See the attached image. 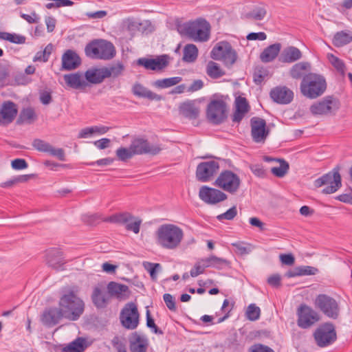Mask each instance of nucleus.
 <instances>
[{
  "label": "nucleus",
  "instance_id": "nucleus-15",
  "mask_svg": "<svg viewBox=\"0 0 352 352\" xmlns=\"http://www.w3.org/2000/svg\"><path fill=\"white\" fill-rule=\"evenodd\" d=\"M297 324L302 329H308L319 321V314L311 307L302 304L297 309Z\"/></svg>",
  "mask_w": 352,
  "mask_h": 352
},
{
  "label": "nucleus",
  "instance_id": "nucleus-2",
  "mask_svg": "<svg viewBox=\"0 0 352 352\" xmlns=\"http://www.w3.org/2000/svg\"><path fill=\"white\" fill-rule=\"evenodd\" d=\"M58 305L63 312L65 318L77 320L85 310L83 300L78 296L74 290H67L60 298Z\"/></svg>",
  "mask_w": 352,
  "mask_h": 352
},
{
  "label": "nucleus",
  "instance_id": "nucleus-52",
  "mask_svg": "<svg viewBox=\"0 0 352 352\" xmlns=\"http://www.w3.org/2000/svg\"><path fill=\"white\" fill-rule=\"evenodd\" d=\"M267 76V72L263 67L256 68L253 74L254 82L258 85L261 84L265 76Z\"/></svg>",
  "mask_w": 352,
  "mask_h": 352
},
{
  "label": "nucleus",
  "instance_id": "nucleus-16",
  "mask_svg": "<svg viewBox=\"0 0 352 352\" xmlns=\"http://www.w3.org/2000/svg\"><path fill=\"white\" fill-rule=\"evenodd\" d=\"M219 169V164L217 161L210 160L201 162L196 170L197 179L201 182L210 181Z\"/></svg>",
  "mask_w": 352,
  "mask_h": 352
},
{
  "label": "nucleus",
  "instance_id": "nucleus-53",
  "mask_svg": "<svg viewBox=\"0 0 352 352\" xmlns=\"http://www.w3.org/2000/svg\"><path fill=\"white\" fill-rule=\"evenodd\" d=\"M111 344L117 352H127L125 343L118 336L112 339Z\"/></svg>",
  "mask_w": 352,
  "mask_h": 352
},
{
  "label": "nucleus",
  "instance_id": "nucleus-8",
  "mask_svg": "<svg viewBox=\"0 0 352 352\" xmlns=\"http://www.w3.org/2000/svg\"><path fill=\"white\" fill-rule=\"evenodd\" d=\"M239 176L230 170L221 172L214 184L219 188L232 195L238 192L241 186Z\"/></svg>",
  "mask_w": 352,
  "mask_h": 352
},
{
  "label": "nucleus",
  "instance_id": "nucleus-21",
  "mask_svg": "<svg viewBox=\"0 0 352 352\" xmlns=\"http://www.w3.org/2000/svg\"><path fill=\"white\" fill-rule=\"evenodd\" d=\"M18 113L16 104L12 101L4 102L0 108V125L7 126L13 122Z\"/></svg>",
  "mask_w": 352,
  "mask_h": 352
},
{
  "label": "nucleus",
  "instance_id": "nucleus-38",
  "mask_svg": "<svg viewBox=\"0 0 352 352\" xmlns=\"http://www.w3.org/2000/svg\"><path fill=\"white\" fill-rule=\"evenodd\" d=\"M352 41V35L343 31L337 32L333 38V44L336 47H342Z\"/></svg>",
  "mask_w": 352,
  "mask_h": 352
},
{
  "label": "nucleus",
  "instance_id": "nucleus-18",
  "mask_svg": "<svg viewBox=\"0 0 352 352\" xmlns=\"http://www.w3.org/2000/svg\"><path fill=\"white\" fill-rule=\"evenodd\" d=\"M251 135L255 142H264L269 134L266 128V122L258 117H253L250 120Z\"/></svg>",
  "mask_w": 352,
  "mask_h": 352
},
{
  "label": "nucleus",
  "instance_id": "nucleus-1",
  "mask_svg": "<svg viewBox=\"0 0 352 352\" xmlns=\"http://www.w3.org/2000/svg\"><path fill=\"white\" fill-rule=\"evenodd\" d=\"M184 238V232L179 226L166 223L160 226L155 232L156 243L162 248L175 250Z\"/></svg>",
  "mask_w": 352,
  "mask_h": 352
},
{
  "label": "nucleus",
  "instance_id": "nucleus-31",
  "mask_svg": "<svg viewBox=\"0 0 352 352\" xmlns=\"http://www.w3.org/2000/svg\"><path fill=\"white\" fill-rule=\"evenodd\" d=\"M311 64L308 62H300L294 65L290 70L289 75L294 79H300L303 78L308 72L311 70Z\"/></svg>",
  "mask_w": 352,
  "mask_h": 352
},
{
  "label": "nucleus",
  "instance_id": "nucleus-61",
  "mask_svg": "<svg viewBox=\"0 0 352 352\" xmlns=\"http://www.w3.org/2000/svg\"><path fill=\"white\" fill-rule=\"evenodd\" d=\"M7 41L16 44H22L25 42V38L23 36L8 33Z\"/></svg>",
  "mask_w": 352,
  "mask_h": 352
},
{
  "label": "nucleus",
  "instance_id": "nucleus-42",
  "mask_svg": "<svg viewBox=\"0 0 352 352\" xmlns=\"http://www.w3.org/2000/svg\"><path fill=\"white\" fill-rule=\"evenodd\" d=\"M104 74L105 78H116L119 76L124 70V66L121 63H116L111 65L110 67H104Z\"/></svg>",
  "mask_w": 352,
  "mask_h": 352
},
{
  "label": "nucleus",
  "instance_id": "nucleus-51",
  "mask_svg": "<svg viewBox=\"0 0 352 352\" xmlns=\"http://www.w3.org/2000/svg\"><path fill=\"white\" fill-rule=\"evenodd\" d=\"M146 326L151 329L153 332L155 334L158 335H162L163 331L157 327V326L155 324L154 320L151 316L150 312L148 310L146 311Z\"/></svg>",
  "mask_w": 352,
  "mask_h": 352
},
{
  "label": "nucleus",
  "instance_id": "nucleus-62",
  "mask_svg": "<svg viewBox=\"0 0 352 352\" xmlns=\"http://www.w3.org/2000/svg\"><path fill=\"white\" fill-rule=\"evenodd\" d=\"M12 167L15 170H23L28 166L24 159H15L12 161Z\"/></svg>",
  "mask_w": 352,
  "mask_h": 352
},
{
  "label": "nucleus",
  "instance_id": "nucleus-3",
  "mask_svg": "<svg viewBox=\"0 0 352 352\" xmlns=\"http://www.w3.org/2000/svg\"><path fill=\"white\" fill-rule=\"evenodd\" d=\"M327 89V82L320 74L309 72L303 76L300 90L301 94L309 99H316L322 96Z\"/></svg>",
  "mask_w": 352,
  "mask_h": 352
},
{
  "label": "nucleus",
  "instance_id": "nucleus-7",
  "mask_svg": "<svg viewBox=\"0 0 352 352\" xmlns=\"http://www.w3.org/2000/svg\"><path fill=\"white\" fill-rule=\"evenodd\" d=\"M339 171V167L334 168L331 171L316 179L314 183V186L320 188L326 186L322 191L324 194L336 192L342 186L341 176Z\"/></svg>",
  "mask_w": 352,
  "mask_h": 352
},
{
  "label": "nucleus",
  "instance_id": "nucleus-57",
  "mask_svg": "<svg viewBox=\"0 0 352 352\" xmlns=\"http://www.w3.org/2000/svg\"><path fill=\"white\" fill-rule=\"evenodd\" d=\"M235 103L236 110H241L242 111H244L245 113L248 111L249 105L247 102V100L245 98L241 96L236 98Z\"/></svg>",
  "mask_w": 352,
  "mask_h": 352
},
{
  "label": "nucleus",
  "instance_id": "nucleus-4",
  "mask_svg": "<svg viewBox=\"0 0 352 352\" xmlns=\"http://www.w3.org/2000/svg\"><path fill=\"white\" fill-rule=\"evenodd\" d=\"M186 36L196 42H206L210 38V25L204 19L186 23L183 25Z\"/></svg>",
  "mask_w": 352,
  "mask_h": 352
},
{
  "label": "nucleus",
  "instance_id": "nucleus-36",
  "mask_svg": "<svg viewBox=\"0 0 352 352\" xmlns=\"http://www.w3.org/2000/svg\"><path fill=\"white\" fill-rule=\"evenodd\" d=\"M37 119V115L32 107L23 109L19 114L17 124H32Z\"/></svg>",
  "mask_w": 352,
  "mask_h": 352
},
{
  "label": "nucleus",
  "instance_id": "nucleus-5",
  "mask_svg": "<svg viewBox=\"0 0 352 352\" xmlns=\"http://www.w3.org/2000/svg\"><path fill=\"white\" fill-rule=\"evenodd\" d=\"M85 54L93 59L110 60L116 55V50L111 42L99 39L87 45Z\"/></svg>",
  "mask_w": 352,
  "mask_h": 352
},
{
  "label": "nucleus",
  "instance_id": "nucleus-23",
  "mask_svg": "<svg viewBox=\"0 0 352 352\" xmlns=\"http://www.w3.org/2000/svg\"><path fill=\"white\" fill-rule=\"evenodd\" d=\"M270 94L275 102L281 104H289L294 98V92L285 86H278L273 88Z\"/></svg>",
  "mask_w": 352,
  "mask_h": 352
},
{
  "label": "nucleus",
  "instance_id": "nucleus-46",
  "mask_svg": "<svg viewBox=\"0 0 352 352\" xmlns=\"http://www.w3.org/2000/svg\"><path fill=\"white\" fill-rule=\"evenodd\" d=\"M212 267H214L218 270H222L227 267H230V261L216 256H211Z\"/></svg>",
  "mask_w": 352,
  "mask_h": 352
},
{
  "label": "nucleus",
  "instance_id": "nucleus-49",
  "mask_svg": "<svg viewBox=\"0 0 352 352\" xmlns=\"http://www.w3.org/2000/svg\"><path fill=\"white\" fill-rule=\"evenodd\" d=\"M237 214V209L236 206H234L230 209H228L226 212L219 214L217 217V219L219 221H223V219L226 220H232Z\"/></svg>",
  "mask_w": 352,
  "mask_h": 352
},
{
  "label": "nucleus",
  "instance_id": "nucleus-32",
  "mask_svg": "<svg viewBox=\"0 0 352 352\" xmlns=\"http://www.w3.org/2000/svg\"><path fill=\"white\" fill-rule=\"evenodd\" d=\"M107 290L109 295L119 299L128 296L126 294L129 293V287L125 285L111 281L107 285Z\"/></svg>",
  "mask_w": 352,
  "mask_h": 352
},
{
  "label": "nucleus",
  "instance_id": "nucleus-63",
  "mask_svg": "<svg viewBox=\"0 0 352 352\" xmlns=\"http://www.w3.org/2000/svg\"><path fill=\"white\" fill-rule=\"evenodd\" d=\"M318 269L311 266H300V276L305 275H315L318 272Z\"/></svg>",
  "mask_w": 352,
  "mask_h": 352
},
{
  "label": "nucleus",
  "instance_id": "nucleus-50",
  "mask_svg": "<svg viewBox=\"0 0 352 352\" xmlns=\"http://www.w3.org/2000/svg\"><path fill=\"white\" fill-rule=\"evenodd\" d=\"M267 14L266 9L263 7H258L249 13V16L254 20H263Z\"/></svg>",
  "mask_w": 352,
  "mask_h": 352
},
{
  "label": "nucleus",
  "instance_id": "nucleus-48",
  "mask_svg": "<svg viewBox=\"0 0 352 352\" xmlns=\"http://www.w3.org/2000/svg\"><path fill=\"white\" fill-rule=\"evenodd\" d=\"M32 146L40 152L47 153L51 144L41 139H35L32 142Z\"/></svg>",
  "mask_w": 352,
  "mask_h": 352
},
{
  "label": "nucleus",
  "instance_id": "nucleus-10",
  "mask_svg": "<svg viewBox=\"0 0 352 352\" xmlns=\"http://www.w3.org/2000/svg\"><path fill=\"white\" fill-rule=\"evenodd\" d=\"M120 322L122 326L129 330L135 329L140 323V314L134 302H128L120 313Z\"/></svg>",
  "mask_w": 352,
  "mask_h": 352
},
{
  "label": "nucleus",
  "instance_id": "nucleus-43",
  "mask_svg": "<svg viewBox=\"0 0 352 352\" xmlns=\"http://www.w3.org/2000/svg\"><path fill=\"white\" fill-rule=\"evenodd\" d=\"M206 73L212 78H218L224 74L219 65L213 61L208 62L206 67Z\"/></svg>",
  "mask_w": 352,
  "mask_h": 352
},
{
  "label": "nucleus",
  "instance_id": "nucleus-41",
  "mask_svg": "<svg viewBox=\"0 0 352 352\" xmlns=\"http://www.w3.org/2000/svg\"><path fill=\"white\" fill-rule=\"evenodd\" d=\"M85 349V340L82 338H78L68 346L64 347L62 352H83Z\"/></svg>",
  "mask_w": 352,
  "mask_h": 352
},
{
  "label": "nucleus",
  "instance_id": "nucleus-25",
  "mask_svg": "<svg viewBox=\"0 0 352 352\" xmlns=\"http://www.w3.org/2000/svg\"><path fill=\"white\" fill-rule=\"evenodd\" d=\"M81 63V59L77 53L67 50L62 56V69L70 71L76 69Z\"/></svg>",
  "mask_w": 352,
  "mask_h": 352
},
{
  "label": "nucleus",
  "instance_id": "nucleus-35",
  "mask_svg": "<svg viewBox=\"0 0 352 352\" xmlns=\"http://www.w3.org/2000/svg\"><path fill=\"white\" fill-rule=\"evenodd\" d=\"M179 112L185 118L193 120L199 116V109L192 102H187L179 106Z\"/></svg>",
  "mask_w": 352,
  "mask_h": 352
},
{
  "label": "nucleus",
  "instance_id": "nucleus-26",
  "mask_svg": "<svg viewBox=\"0 0 352 352\" xmlns=\"http://www.w3.org/2000/svg\"><path fill=\"white\" fill-rule=\"evenodd\" d=\"M46 261L50 267L56 270L62 268L66 263L63 252L58 249L48 250L46 254Z\"/></svg>",
  "mask_w": 352,
  "mask_h": 352
},
{
  "label": "nucleus",
  "instance_id": "nucleus-39",
  "mask_svg": "<svg viewBox=\"0 0 352 352\" xmlns=\"http://www.w3.org/2000/svg\"><path fill=\"white\" fill-rule=\"evenodd\" d=\"M279 162L278 166H274L271 168L272 173L277 177H283L289 170V166L285 160L280 159L277 160Z\"/></svg>",
  "mask_w": 352,
  "mask_h": 352
},
{
  "label": "nucleus",
  "instance_id": "nucleus-28",
  "mask_svg": "<svg viewBox=\"0 0 352 352\" xmlns=\"http://www.w3.org/2000/svg\"><path fill=\"white\" fill-rule=\"evenodd\" d=\"M302 56V52L298 48L289 46L283 50L279 60L283 63H292L300 60Z\"/></svg>",
  "mask_w": 352,
  "mask_h": 352
},
{
  "label": "nucleus",
  "instance_id": "nucleus-13",
  "mask_svg": "<svg viewBox=\"0 0 352 352\" xmlns=\"http://www.w3.org/2000/svg\"><path fill=\"white\" fill-rule=\"evenodd\" d=\"M316 344L320 347H326L337 339L335 326L331 322H325L316 329L314 333Z\"/></svg>",
  "mask_w": 352,
  "mask_h": 352
},
{
  "label": "nucleus",
  "instance_id": "nucleus-19",
  "mask_svg": "<svg viewBox=\"0 0 352 352\" xmlns=\"http://www.w3.org/2000/svg\"><path fill=\"white\" fill-rule=\"evenodd\" d=\"M137 64L148 70L161 71L168 65V56L164 54L156 58H140L137 60Z\"/></svg>",
  "mask_w": 352,
  "mask_h": 352
},
{
  "label": "nucleus",
  "instance_id": "nucleus-12",
  "mask_svg": "<svg viewBox=\"0 0 352 352\" xmlns=\"http://www.w3.org/2000/svg\"><path fill=\"white\" fill-rule=\"evenodd\" d=\"M314 304L327 317L336 319L339 316L340 307L333 298L327 294H319L316 298Z\"/></svg>",
  "mask_w": 352,
  "mask_h": 352
},
{
  "label": "nucleus",
  "instance_id": "nucleus-45",
  "mask_svg": "<svg viewBox=\"0 0 352 352\" xmlns=\"http://www.w3.org/2000/svg\"><path fill=\"white\" fill-rule=\"evenodd\" d=\"M245 315L251 321L257 320L260 318L261 309L255 304H250L247 308Z\"/></svg>",
  "mask_w": 352,
  "mask_h": 352
},
{
  "label": "nucleus",
  "instance_id": "nucleus-14",
  "mask_svg": "<svg viewBox=\"0 0 352 352\" xmlns=\"http://www.w3.org/2000/svg\"><path fill=\"white\" fill-rule=\"evenodd\" d=\"M227 105L222 100H213L207 107L206 116L212 124H219L227 118Z\"/></svg>",
  "mask_w": 352,
  "mask_h": 352
},
{
  "label": "nucleus",
  "instance_id": "nucleus-20",
  "mask_svg": "<svg viewBox=\"0 0 352 352\" xmlns=\"http://www.w3.org/2000/svg\"><path fill=\"white\" fill-rule=\"evenodd\" d=\"M130 146L134 155L146 153L156 155L161 151L159 146L151 145L146 140L142 138L135 139Z\"/></svg>",
  "mask_w": 352,
  "mask_h": 352
},
{
  "label": "nucleus",
  "instance_id": "nucleus-56",
  "mask_svg": "<svg viewBox=\"0 0 352 352\" xmlns=\"http://www.w3.org/2000/svg\"><path fill=\"white\" fill-rule=\"evenodd\" d=\"M331 63L333 65V66L339 72L341 73H344L345 70V65L344 62L340 59L339 58L331 55Z\"/></svg>",
  "mask_w": 352,
  "mask_h": 352
},
{
  "label": "nucleus",
  "instance_id": "nucleus-34",
  "mask_svg": "<svg viewBox=\"0 0 352 352\" xmlns=\"http://www.w3.org/2000/svg\"><path fill=\"white\" fill-rule=\"evenodd\" d=\"M104 68H91L85 73L86 81L92 84L101 83L106 78L104 74Z\"/></svg>",
  "mask_w": 352,
  "mask_h": 352
},
{
  "label": "nucleus",
  "instance_id": "nucleus-27",
  "mask_svg": "<svg viewBox=\"0 0 352 352\" xmlns=\"http://www.w3.org/2000/svg\"><path fill=\"white\" fill-rule=\"evenodd\" d=\"M63 78L67 86L72 89H83L88 85L87 82L79 72L65 74Z\"/></svg>",
  "mask_w": 352,
  "mask_h": 352
},
{
  "label": "nucleus",
  "instance_id": "nucleus-9",
  "mask_svg": "<svg viewBox=\"0 0 352 352\" xmlns=\"http://www.w3.org/2000/svg\"><path fill=\"white\" fill-rule=\"evenodd\" d=\"M340 106L338 99L332 96H327L311 104L309 110L314 116H329L335 114Z\"/></svg>",
  "mask_w": 352,
  "mask_h": 352
},
{
  "label": "nucleus",
  "instance_id": "nucleus-64",
  "mask_svg": "<svg viewBox=\"0 0 352 352\" xmlns=\"http://www.w3.org/2000/svg\"><path fill=\"white\" fill-rule=\"evenodd\" d=\"M204 272V268L201 265V262L197 261L194 267L191 269L190 274L192 277H196L199 274H203Z\"/></svg>",
  "mask_w": 352,
  "mask_h": 352
},
{
  "label": "nucleus",
  "instance_id": "nucleus-40",
  "mask_svg": "<svg viewBox=\"0 0 352 352\" xmlns=\"http://www.w3.org/2000/svg\"><path fill=\"white\" fill-rule=\"evenodd\" d=\"M182 78L179 76L160 79L154 82L153 85L157 88L164 89L177 85Z\"/></svg>",
  "mask_w": 352,
  "mask_h": 352
},
{
  "label": "nucleus",
  "instance_id": "nucleus-55",
  "mask_svg": "<svg viewBox=\"0 0 352 352\" xmlns=\"http://www.w3.org/2000/svg\"><path fill=\"white\" fill-rule=\"evenodd\" d=\"M248 352H274V351L268 346L258 343L252 345Z\"/></svg>",
  "mask_w": 352,
  "mask_h": 352
},
{
  "label": "nucleus",
  "instance_id": "nucleus-47",
  "mask_svg": "<svg viewBox=\"0 0 352 352\" xmlns=\"http://www.w3.org/2000/svg\"><path fill=\"white\" fill-rule=\"evenodd\" d=\"M116 155L120 160L126 161V160L131 158L134 155L130 146L128 148L124 147L118 148L116 151Z\"/></svg>",
  "mask_w": 352,
  "mask_h": 352
},
{
  "label": "nucleus",
  "instance_id": "nucleus-54",
  "mask_svg": "<svg viewBox=\"0 0 352 352\" xmlns=\"http://www.w3.org/2000/svg\"><path fill=\"white\" fill-rule=\"evenodd\" d=\"M47 153H49L52 156L57 157L60 161L65 160V151L61 148H56L51 145L50 148L47 151Z\"/></svg>",
  "mask_w": 352,
  "mask_h": 352
},
{
  "label": "nucleus",
  "instance_id": "nucleus-17",
  "mask_svg": "<svg viewBox=\"0 0 352 352\" xmlns=\"http://www.w3.org/2000/svg\"><path fill=\"white\" fill-rule=\"evenodd\" d=\"M199 197L205 203L212 205L217 204L228 199V195L225 192L207 186L201 187Z\"/></svg>",
  "mask_w": 352,
  "mask_h": 352
},
{
  "label": "nucleus",
  "instance_id": "nucleus-60",
  "mask_svg": "<svg viewBox=\"0 0 352 352\" xmlns=\"http://www.w3.org/2000/svg\"><path fill=\"white\" fill-rule=\"evenodd\" d=\"M250 168L256 176L264 177L266 175L265 170L261 164L250 165Z\"/></svg>",
  "mask_w": 352,
  "mask_h": 352
},
{
  "label": "nucleus",
  "instance_id": "nucleus-6",
  "mask_svg": "<svg viewBox=\"0 0 352 352\" xmlns=\"http://www.w3.org/2000/svg\"><path fill=\"white\" fill-rule=\"evenodd\" d=\"M102 221L124 225L126 230L131 231L135 234L140 232V226L142 222L140 218L135 217L128 212L113 214L102 219Z\"/></svg>",
  "mask_w": 352,
  "mask_h": 352
},
{
  "label": "nucleus",
  "instance_id": "nucleus-30",
  "mask_svg": "<svg viewBox=\"0 0 352 352\" xmlns=\"http://www.w3.org/2000/svg\"><path fill=\"white\" fill-rule=\"evenodd\" d=\"M280 49L281 45L279 43L270 45L261 52L260 59L263 63L272 62L277 57Z\"/></svg>",
  "mask_w": 352,
  "mask_h": 352
},
{
  "label": "nucleus",
  "instance_id": "nucleus-44",
  "mask_svg": "<svg viewBox=\"0 0 352 352\" xmlns=\"http://www.w3.org/2000/svg\"><path fill=\"white\" fill-rule=\"evenodd\" d=\"M143 266L144 269L150 274L152 280H155L157 279V273L160 271L162 266L160 263H154L150 262H144Z\"/></svg>",
  "mask_w": 352,
  "mask_h": 352
},
{
  "label": "nucleus",
  "instance_id": "nucleus-24",
  "mask_svg": "<svg viewBox=\"0 0 352 352\" xmlns=\"http://www.w3.org/2000/svg\"><path fill=\"white\" fill-rule=\"evenodd\" d=\"M64 318L63 312L60 307H51L45 309L41 315V322L43 324L49 327L56 325Z\"/></svg>",
  "mask_w": 352,
  "mask_h": 352
},
{
  "label": "nucleus",
  "instance_id": "nucleus-58",
  "mask_svg": "<svg viewBox=\"0 0 352 352\" xmlns=\"http://www.w3.org/2000/svg\"><path fill=\"white\" fill-rule=\"evenodd\" d=\"M163 299L166 303V307L172 311L177 310L175 300L173 296L170 294H165L163 296Z\"/></svg>",
  "mask_w": 352,
  "mask_h": 352
},
{
  "label": "nucleus",
  "instance_id": "nucleus-11",
  "mask_svg": "<svg viewBox=\"0 0 352 352\" xmlns=\"http://www.w3.org/2000/svg\"><path fill=\"white\" fill-rule=\"evenodd\" d=\"M211 56L215 60L223 61L228 66H231L236 62L237 54L230 43L221 41L212 49Z\"/></svg>",
  "mask_w": 352,
  "mask_h": 352
},
{
  "label": "nucleus",
  "instance_id": "nucleus-37",
  "mask_svg": "<svg viewBox=\"0 0 352 352\" xmlns=\"http://www.w3.org/2000/svg\"><path fill=\"white\" fill-rule=\"evenodd\" d=\"M183 60L187 63L195 61L198 56V49L194 44H187L184 48Z\"/></svg>",
  "mask_w": 352,
  "mask_h": 352
},
{
  "label": "nucleus",
  "instance_id": "nucleus-29",
  "mask_svg": "<svg viewBox=\"0 0 352 352\" xmlns=\"http://www.w3.org/2000/svg\"><path fill=\"white\" fill-rule=\"evenodd\" d=\"M133 94L138 97L148 98L151 100H161L162 97L151 90L148 89L146 87H144L142 85L136 82L132 87Z\"/></svg>",
  "mask_w": 352,
  "mask_h": 352
},
{
  "label": "nucleus",
  "instance_id": "nucleus-59",
  "mask_svg": "<svg viewBox=\"0 0 352 352\" xmlns=\"http://www.w3.org/2000/svg\"><path fill=\"white\" fill-rule=\"evenodd\" d=\"M232 245L235 248L236 253L240 255L248 254L250 251L243 242L233 243Z\"/></svg>",
  "mask_w": 352,
  "mask_h": 352
},
{
  "label": "nucleus",
  "instance_id": "nucleus-33",
  "mask_svg": "<svg viewBox=\"0 0 352 352\" xmlns=\"http://www.w3.org/2000/svg\"><path fill=\"white\" fill-rule=\"evenodd\" d=\"M91 300L97 308H104L109 303V297L107 293L102 292L100 288L96 287L91 295Z\"/></svg>",
  "mask_w": 352,
  "mask_h": 352
},
{
  "label": "nucleus",
  "instance_id": "nucleus-22",
  "mask_svg": "<svg viewBox=\"0 0 352 352\" xmlns=\"http://www.w3.org/2000/svg\"><path fill=\"white\" fill-rule=\"evenodd\" d=\"M129 349L131 352H146L148 347L147 337L140 332H133L129 338Z\"/></svg>",
  "mask_w": 352,
  "mask_h": 352
}]
</instances>
